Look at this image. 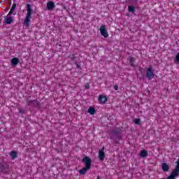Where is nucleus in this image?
Instances as JSON below:
<instances>
[{
  "label": "nucleus",
  "mask_w": 179,
  "mask_h": 179,
  "mask_svg": "<svg viewBox=\"0 0 179 179\" xmlns=\"http://www.w3.org/2000/svg\"><path fill=\"white\" fill-rule=\"evenodd\" d=\"M146 77L148 79H149V80H152V79L155 78V73L153 72V69H152V67L147 69Z\"/></svg>",
  "instance_id": "39448f33"
},
{
  "label": "nucleus",
  "mask_w": 179,
  "mask_h": 179,
  "mask_svg": "<svg viewBox=\"0 0 179 179\" xmlns=\"http://www.w3.org/2000/svg\"><path fill=\"white\" fill-rule=\"evenodd\" d=\"M76 66H77V68H80V65H79V64H76Z\"/></svg>",
  "instance_id": "cd10ccee"
},
{
  "label": "nucleus",
  "mask_w": 179,
  "mask_h": 179,
  "mask_svg": "<svg viewBox=\"0 0 179 179\" xmlns=\"http://www.w3.org/2000/svg\"><path fill=\"white\" fill-rule=\"evenodd\" d=\"M128 10L131 13H135V7H134V6H129L128 8Z\"/></svg>",
  "instance_id": "412c9836"
},
{
  "label": "nucleus",
  "mask_w": 179,
  "mask_h": 179,
  "mask_svg": "<svg viewBox=\"0 0 179 179\" xmlns=\"http://www.w3.org/2000/svg\"><path fill=\"white\" fill-rule=\"evenodd\" d=\"M110 139H113L118 143L119 141L121 139V130L116 129L112 130L110 132Z\"/></svg>",
  "instance_id": "f03ea898"
},
{
  "label": "nucleus",
  "mask_w": 179,
  "mask_h": 179,
  "mask_svg": "<svg viewBox=\"0 0 179 179\" xmlns=\"http://www.w3.org/2000/svg\"><path fill=\"white\" fill-rule=\"evenodd\" d=\"M129 64L131 65V66H135V57H130L129 59Z\"/></svg>",
  "instance_id": "a211bd4d"
},
{
  "label": "nucleus",
  "mask_w": 179,
  "mask_h": 179,
  "mask_svg": "<svg viewBox=\"0 0 179 179\" xmlns=\"http://www.w3.org/2000/svg\"><path fill=\"white\" fill-rule=\"evenodd\" d=\"M99 100L101 103V104H104L107 101V97L103 95H100L99 97Z\"/></svg>",
  "instance_id": "ddd939ff"
},
{
  "label": "nucleus",
  "mask_w": 179,
  "mask_h": 179,
  "mask_svg": "<svg viewBox=\"0 0 179 179\" xmlns=\"http://www.w3.org/2000/svg\"><path fill=\"white\" fill-rule=\"evenodd\" d=\"M134 122L136 125H141V119L136 118L134 120Z\"/></svg>",
  "instance_id": "4be33fe9"
},
{
  "label": "nucleus",
  "mask_w": 179,
  "mask_h": 179,
  "mask_svg": "<svg viewBox=\"0 0 179 179\" xmlns=\"http://www.w3.org/2000/svg\"><path fill=\"white\" fill-rule=\"evenodd\" d=\"M69 58L71 59V61H75V59L76 58V57H75V55H72L69 56Z\"/></svg>",
  "instance_id": "b1692460"
},
{
  "label": "nucleus",
  "mask_w": 179,
  "mask_h": 179,
  "mask_svg": "<svg viewBox=\"0 0 179 179\" xmlns=\"http://www.w3.org/2000/svg\"><path fill=\"white\" fill-rule=\"evenodd\" d=\"M162 169L163 171H164L165 173H167V171H169V170H170V167L166 163H163L162 164Z\"/></svg>",
  "instance_id": "4468645a"
},
{
  "label": "nucleus",
  "mask_w": 179,
  "mask_h": 179,
  "mask_svg": "<svg viewBox=\"0 0 179 179\" xmlns=\"http://www.w3.org/2000/svg\"><path fill=\"white\" fill-rule=\"evenodd\" d=\"M19 113H20V114H24V113H25L24 109L20 108V109L19 110Z\"/></svg>",
  "instance_id": "393cba45"
},
{
  "label": "nucleus",
  "mask_w": 179,
  "mask_h": 179,
  "mask_svg": "<svg viewBox=\"0 0 179 179\" xmlns=\"http://www.w3.org/2000/svg\"><path fill=\"white\" fill-rule=\"evenodd\" d=\"M29 107H38L40 106V102L37 100H29L27 101Z\"/></svg>",
  "instance_id": "0eeeda50"
},
{
  "label": "nucleus",
  "mask_w": 179,
  "mask_h": 179,
  "mask_svg": "<svg viewBox=\"0 0 179 179\" xmlns=\"http://www.w3.org/2000/svg\"><path fill=\"white\" fill-rule=\"evenodd\" d=\"M148 151H146L145 150H141L140 154L141 157H148Z\"/></svg>",
  "instance_id": "dca6fc26"
},
{
  "label": "nucleus",
  "mask_w": 179,
  "mask_h": 179,
  "mask_svg": "<svg viewBox=\"0 0 179 179\" xmlns=\"http://www.w3.org/2000/svg\"><path fill=\"white\" fill-rule=\"evenodd\" d=\"M176 166L172 171L170 176H169L166 179H176L179 177V159L176 162Z\"/></svg>",
  "instance_id": "7ed1b4c3"
},
{
  "label": "nucleus",
  "mask_w": 179,
  "mask_h": 179,
  "mask_svg": "<svg viewBox=\"0 0 179 179\" xmlns=\"http://www.w3.org/2000/svg\"><path fill=\"white\" fill-rule=\"evenodd\" d=\"M85 87V89H90V85H89V83H86Z\"/></svg>",
  "instance_id": "a878e982"
},
{
  "label": "nucleus",
  "mask_w": 179,
  "mask_h": 179,
  "mask_svg": "<svg viewBox=\"0 0 179 179\" xmlns=\"http://www.w3.org/2000/svg\"><path fill=\"white\" fill-rule=\"evenodd\" d=\"M113 89H115V90H118V85L113 86Z\"/></svg>",
  "instance_id": "bb28decb"
},
{
  "label": "nucleus",
  "mask_w": 179,
  "mask_h": 179,
  "mask_svg": "<svg viewBox=\"0 0 179 179\" xmlns=\"http://www.w3.org/2000/svg\"><path fill=\"white\" fill-rule=\"evenodd\" d=\"M27 15L24 20V24L29 27L30 26V20L31 19V15H33V8H31V5L27 3Z\"/></svg>",
  "instance_id": "f257e3e1"
},
{
  "label": "nucleus",
  "mask_w": 179,
  "mask_h": 179,
  "mask_svg": "<svg viewBox=\"0 0 179 179\" xmlns=\"http://www.w3.org/2000/svg\"><path fill=\"white\" fill-rule=\"evenodd\" d=\"M88 113L91 114V115H94V114H96V110L94 109V108L90 107L88 109Z\"/></svg>",
  "instance_id": "f3484780"
},
{
  "label": "nucleus",
  "mask_w": 179,
  "mask_h": 179,
  "mask_svg": "<svg viewBox=\"0 0 179 179\" xmlns=\"http://www.w3.org/2000/svg\"><path fill=\"white\" fill-rule=\"evenodd\" d=\"M83 163L85 164V167H89L90 169H92V159H90L89 157L85 156L82 159Z\"/></svg>",
  "instance_id": "423d86ee"
},
{
  "label": "nucleus",
  "mask_w": 179,
  "mask_h": 179,
  "mask_svg": "<svg viewBox=\"0 0 179 179\" xmlns=\"http://www.w3.org/2000/svg\"><path fill=\"white\" fill-rule=\"evenodd\" d=\"M5 12H8V9L5 8L4 9Z\"/></svg>",
  "instance_id": "c85d7f7f"
},
{
  "label": "nucleus",
  "mask_w": 179,
  "mask_h": 179,
  "mask_svg": "<svg viewBox=\"0 0 179 179\" xmlns=\"http://www.w3.org/2000/svg\"><path fill=\"white\" fill-rule=\"evenodd\" d=\"M9 170V166L5 162L0 163V173H6Z\"/></svg>",
  "instance_id": "20e7f679"
},
{
  "label": "nucleus",
  "mask_w": 179,
  "mask_h": 179,
  "mask_svg": "<svg viewBox=\"0 0 179 179\" xmlns=\"http://www.w3.org/2000/svg\"><path fill=\"white\" fill-rule=\"evenodd\" d=\"M10 156H11L12 159H17V152H15V151H12L10 152Z\"/></svg>",
  "instance_id": "aec40b11"
},
{
  "label": "nucleus",
  "mask_w": 179,
  "mask_h": 179,
  "mask_svg": "<svg viewBox=\"0 0 179 179\" xmlns=\"http://www.w3.org/2000/svg\"><path fill=\"white\" fill-rule=\"evenodd\" d=\"M11 15L10 13H8L7 16L5 17L4 23H6V24H10V23L13 22V18L10 16Z\"/></svg>",
  "instance_id": "1a4fd4ad"
},
{
  "label": "nucleus",
  "mask_w": 179,
  "mask_h": 179,
  "mask_svg": "<svg viewBox=\"0 0 179 179\" xmlns=\"http://www.w3.org/2000/svg\"><path fill=\"white\" fill-rule=\"evenodd\" d=\"M174 61L176 64L179 63V52L176 54Z\"/></svg>",
  "instance_id": "5701e85b"
},
{
  "label": "nucleus",
  "mask_w": 179,
  "mask_h": 179,
  "mask_svg": "<svg viewBox=\"0 0 179 179\" xmlns=\"http://www.w3.org/2000/svg\"><path fill=\"white\" fill-rule=\"evenodd\" d=\"M104 157H106V153H104V147H103L99 152V159L101 162H103Z\"/></svg>",
  "instance_id": "9d476101"
},
{
  "label": "nucleus",
  "mask_w": 179,
  "mask_h": 179,
  "mask_svg": "<svg viewBox=\"0 0 179 179\" xmlns=\"http://www.w3.org/2000/svg\"><path fill=\"white\" fill-rule=\"evenodd\" d=\"M90 169L92 168H89L88 166H85L84 168H83L79 171V173L80 174H81V176H85V174H86V173H87V171L90 170Z\"/></svg>",
  "instance_id": "9b49d317"
},
{
  "label": "nucleus",
  "mask_w": 179,
  "mask_h": 179,
  "mask_svg": "<svg viewBox=\"0 0 179 179\" xmlns=\"http://www.w3.org/2000/svg\"><path fill=\"white\" fill-rule=\"evenodd\" d=\"M99 31L101 36L105 37V38H107V37H108V32L107 31V29H106V25L101 26Z\"/></svg>",
  "instance_id": "6e6552de"
},
{
  "label": "nucleus",
  "mask_w": 179,
  "mask_h": 179,
  "mask_svg": "<svg viewBox=\"0 0 179 179\" xmlns=\"http://www.w3.org/2000/svg\"><path fill=\"white\" fill-rule=\"evenodd\" d=\"M15 9H16V3H13V4L9 11L10 15H13V11L15 10Z\"/></svg>",
  "instance_id": "6ab92c4d"
},
{
  "label": "nucleus",
  "mask_w": 179,
  "mask_h": 179,
  "mask_svg": "<svg viewBox=\"0 0 179 179\" xmlns=\"http://www.w3.org/2000/svg\"><path fill=\"white\" fill-rule=\"evenodd\" d=\"M55 8V3L52 1H49L47 3V8L48 10H52Z\"/></svg>",
  "instance_id": "f8f14e48"
},
{
  "label": "nucleus",
  "mask_w": 179,
  "mask_h": 179,
  "mask_svg": "<svg viewBox=\"0 0 179 179\" xmlns=\"http://www.w3.org/2000/svg\"><path fill=\"white\" fill-rule=\"evenodd\" d=\"M17 64H19V59H17V57H14L11 59L12 66H16Z\"/></svg>",
  "instance_id": "2eb2a0df"
}]
</instances>
